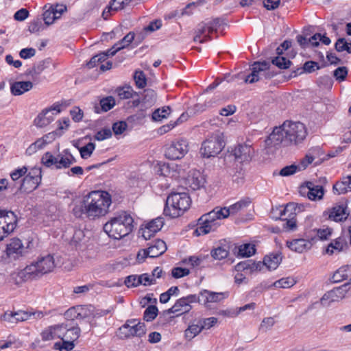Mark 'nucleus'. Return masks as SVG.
Wrapping results in <instances>:
<instances>
[{"instance_id":"obj_1","label":"nucleus","mask_w":351,"mask_h":351,"mask_svg":"<svg viewBox=\"0 0 351 351\" xmlns=\"http://www.w3.org/2000/svg\"><path fill=\"white\" fill-rule=\"evenodd\" d=\"M307 136V130L301 122L286 121L276 127L265 141L267 147L298 145L302 143Z\"/></svg>"},{"instance_id":"obj_2","label":"nucleus","mask_w":351,"mask_h":351,"mask_svg":"<svg viewBox=\"0 0 351 351\" xmlns=\"http://www.w3.org/2000/svg\"><path fill=\"white\" fill-rule=\"evenodd\" d=\"M112 203L110 195L103 191H94L84 197L79 204H75L73 213L76 217L85 215L88 218L94 219L104 216Z\"/></svg>"},{"instance_id":"obj_3","label":"nucleus","mask_w":351,"mask_h":351,"mask_svg":"<svg viewBox=\"0 0 351 351\" xmlns=\"http://www.w3.org/2000/svg\"><path fill=\"white\" fill-rule=\"evenodd\" d=\"M133 223L132 216L123 211L107 221L104 226V230L110 237L120 239L132 232Z\"/></svg>"},{"instance_id":"obj_4","label":"nucleus","mask_w":351,"mask_h":351,"mask_svg":"<svg viewBox=\"0 0 351 351\" xmlns=\"http://www.w3.org/2000/svg\"><path fill=\"white\" fill-rule=\"evenodd\" d=\"M191 198L186 192H172L167 198L163 213L176 218L182 215L191 205Z\"/></svg>"},{"instance_id":"obj_5","label":"nucleus","mask_w":351,"mask_h":351,"mask_svg":"<svg viewBox=\"0 0 351 351\" xmlns=\"http://www.w3.org/2000/svg\"><path fill=\"white\" fill-rule=\"evenodd\" d=\"M55 267L53 257L47 255L41 258L36 263H32L23 268V281L25 280H32L38 278L43 274L49 273Z\"/></svg>"},{"instance_id":"obj_6","label":"nucleus","mask_w":351,"mask_h":351,"mask_svg":"<svg viewBox=\"0 0 351 351\" xmlns=\"http://www.w3.org/2000/svg\"><path fill=\"white\" fill-rule=\"evenodd\" d=\"M146 333L145 324L136 319H129L117 332V335L121 339L131 337H141Z\"/></svg>"},{"instance_id":"obj_7","label":"nucleus","mask_w":351,"mask_h":351,"mask_svg":"<svg viewBox=\"0 0 351 351\" xmlns=\"http://www.w3.org/2000/svg\"><path fill=\"white\" fill-rule=\"evenodd\" d=\"M225 146V143L219 134L212 135L204 141L200 149V154L204 158L215 157Z\"/></svg>"},{"instance_id":"obj_8","label":"nucleus","mask_w":351,"mask_h":351,"mask_svg":"<svg viewBox=\"0 0 351 351\" xmlns=\"http://www.w3.org/2000/svg\"><path fill=\"white\" fill-rule=\"evenodd\" d=\"M269 63L267 61L255 62L252 66V72L244 78L245 83L252 84L256 82L264 77L265 79H270L274 76V73L268 69Z\"/></svg>"},{"instance_id":"obj_9","label":"nucleus","mask_w":351,"mask_h":351,"mask_svg":"<svg viewBox=\"0 0 351 351\" xmlns=\"http://www.w3.org/2000/svg\"><path fill=\"white\" fill-rule=\"evenodd\" d=\"M217 220H218V219L214 209L203 215L198 220L197 227L194 234L197 236H200L215 231L219 226Z\"/></svg>"},{"instance_id":"obj_10","label":"nucleus","mask_w":351,"mask_h":351,"mask_svg":"<svg viewBox=\"0 0 351 351\" xmlns=\"http://www.w3.org/2000/svg\"><path fill=\"white\" fill-rule=\"evenodd\" d=\"M189 143L186 139L180 138L171 142L165 149V156L170 160L182 158L189 152Z\"/></svg>"},{"instance_id":"obj_11","label":"nucleus","mask_w":351,"mask_h":351,"mask_svg":"<svg viewBox=\"0 0 351 351\" xmlns=\"http://www.w3.org/2000/svg\"><path fill=\"white\" fill-rule=\"evenodd\" d=\"M296 207L297 205L295 203H289L286 205L282 210H280L279 219L285 221L282 227L287 231H293L297 228L296 219H295L297 212Z\"/></svg>"},{"instance_id":"obj_12","label":"nucleus","mask_w":351,"mask_h":351,"mask_svg":"<svg viewBox=\"0 0 351 351\" xmlns=\"http://www.w3.org/2000/svg\"><path fill=\"white\" fill-rule=\"evenodd\" d=\"M23 191L30 193L35 190L41 181L40 169L33 168L26 174L27 169L23 167Z\"/></svg>"},{"instance_id":"obj_13","label":"nucleus","mask_w":351,"mask_h":351,"mask_svg":"<svg viewBox=\"0 0 351 351\" xmlns=\"http://www.w3.org/2000/svg\"><path fill=\"white\" fill-rule=\"evenodd\" d=\"M197 302V295H189L178 300L174 305L167 311H165V313L167 314L177 313L176 316L182 315L190 311L191 309V303Z\"/></svg>"},{"instance_id":"obj_14","label":"nucleus","mask_w":351,"mask_h":351,"mask_svg":"<svg viewBox=\"0 0 351 351\" xmlns=\"http://www.w3.org/2000/svg\"><path fill=\"white\" fill-rule=\"evenodd\" d=\"M235 159L239 162H250L254 154V149L250 145L239 144L232 150Z\"/></svg>"},{"instance_id":"obj_15","label":"nucleus","mask_w":351,"mask_h":351,"mask_svg":"<svg viewBox=\"0 0 351 351\" xmlns=\"http://www.w3.org/2000/svg\"><path fill=\"white\" fill-rule=\"evenodd\" d=\"M52 111H56V114L60 113L61 112L60 105L55 104L51 107L43 110L35 119V125L40 128L49 125L53 120V117H47V115Z\"/></svg>"},{"instance_id":"obj_16","label":"nucleus","mask_w":351,"mask_h":351,"mask_svg":"<svg viewBox=\"0 0 351 351\" xmlns=\"http://www.w3.org/2000/svg\"><path fill=\"white\" fill-rule=\"evenodd\" d=\"M91 311L87 306H76L69 308L64 313V317L66 319H84L89 317Z\"/></svg>"},{"instance_id":"obj_17","label":"nucleus","mask_w":351,"mask_h":351,"mask_svg":"<svg viewBox=\"0 0 351 351\" xmlns=\"http://www.w3.org/2000/svg\"><path fill=\"white\" fill-rule=\"evenodd\" d=\"M212 28L213 27L210 26L208 22L199 23L195 30V36L193 38L194 41L203 43L211 40L210 34L214 32Z\"/></svg>"},{"instance_id":"obj_18","label":"nucleus","mask_w":351,"mask_h":351,"mask_svg":"<svg viewBox=\"0 0 351 351\" xmlns=\"http://www.w3.org/2000/svg\"><path fill=\"white\" fill-rule=\"evenodd\" d=\"M66 324H58L51 326L45 329L42 333V339L43 341H50L55 339H61L65 332Z\"/></svg>"},{"instance_id":"obj_19","label":"nucleus","mask_w":351,"mask_h":351,"mask_svg":"<svg viewBox=\"0 0 351 351\" xmlns=\"http://www.w3.org/2000/svg\"><path fill=\"white\" fill-rule=\"evenodd\" d=\"M164 219L158 217L147 223L143 230L142 235L145 240L149 239L156 232H158L164 226Z\"/></svg>"},{"instance_id":"obj_20","label":"nucleus","mask_w":351,"mask_h":351,"mask_svg":"<svg viewBox=\"0 0 351 351\" xmlns=\"http://www.w3.org/2000/svg\"><path fill=\"white\" fill-rule=\"evenodd\" d=\"M349 216V210L346 204L336 205L328 211V218L335 222L345 221Z\"/></svg>"},{"instance_id":"obj_21","label":"nucleus","mask_w":351,"mask_h":351,"mask_svg":"<svg viewBox=\"0 0 351 351\" xmlns=\"http://www.w3.org/2000/svg\"><path fill=\"white\" fill-rule=\"evenodd\" d=\"M5 253L10 259L16 260L22 256V241L18 238H13L7 244Z\"/></svg>"},{"instance_id":"obj_22","label":"nucleus","mask_w":351,"mask_h":351,"mask_svg":"<svg viewBox=\"0 0 351 351\" xmlns=\"http://www.w3.org/2000/svg\"><path fill=\"white\" fill-rule=\"evenodd\" d=\"M224 298V293L212 292L208 290H203L197 296V302L206 304L208 302H218Z\"/></svg>"},{"instance_id":"obj_23","label":"nucleus","mask_w":351,"mask_h":351,"mask_svg":"<svg viewBox=\"0 0 351 351\" xmlns=\"http://www.w3.org/2000/svg\"><path fill=\"white\" fill-rule=\"evenodd\" d=\"M147 245L148 254H149L150 258L158 257L165 253L167 250L166 243L161 239L152 241L149 243Z\"/></svg>"},{"instance_id":"obj_24","label":"nucleus","mask_w":351,"mask_h":351,"mask_svg":"<svg viewBox=\"0 0 351 351\" xmlns=\"http://www.w3.org/2000/svg\"><path fill=\"white\" fill-rule=\"evenodd\" d=\"M68 230H69L70 233H72V237H69L67 232L64 234V237L66 240L69 241V244L71 246L77 248L85 239L84 232L82 229H77L73 227L68 229Z\"/></svg>"},{"instance_id":"obj_25","label":"nucleus","mask_w":351,"mask_h":351,"mask_svg":"<svg viewBox=\"0 0 351 351\" xmlns=\"http://www.w3.org/2000/svg\"><path fill=\"white\" fill-rule=\"evenodd\" d=\"M313 243L311 241L304 239H294L291 241H287V246L291 250L302 253L311 248Z\"/></svg>"},{"instance_id":"obj_26","label":"nucleus","mask_w":351,"mask_h":351,"mask_svg":"<svg viewBox=\"0 0 351 351\" xmlns=\"http://www.w3.org/2000/svg\"><path fill=\"white\" fill-rule=\"evenodd\" d=\"M308 189L307 196L311 200H319L323 198L324 189L322 186L315 184L313 182H307L306 184Z\"/></svg>"},{"instance_id":"obj_27","label":"nucleus","mask_w":351,"mask_h":351,"mask_svg":"<svg viewBox=\"0 0 351 351\" xmlns=\"http://www.w3.org/2000/svg\"><path fill=\"white\" fill-rule=\"evenodd\" d=\"M346 247H348V244L346 239L343 237H339L330 243L326 248V252L331 255L335 252L338 253L342 252Z\"/></svg>"},{"instance_id":"obj_28","label":"nucleus","mask_w":351,"mask_h":351,"mask_svg":"<svg viewBox=\"0 0 351 351\" xmlns=\"http://www.w3.org/2000/svg\"><path fill=\"white\" fill-rule=\"evenodd\" d=\"M187 184L192 191L199 190L204 186V179L199 172H195L192 176H189Z\"/></svg>"},{"instance_id":"obj_29","label":"nucleus","mask_w":351,"mask_h":351,"mask_svg":"<svg viewBox=\"0 0 351 351\" xmlns=\"http://www.w3.org/2000/svg\"><path fill=\"white\" fill-rule=\"evenodd\" d=\"M282 259L281 253H272L265 256L264 265L270 270L276 269L281 263Z\"/></svg>"},{"instance_id":"obj_30","label":"nucleus","mask_w":351,"mask_h":351,"mask_svg":"<svg viewBox=\"0 0 351 351\" xmlns=\"http://www.w3.org/2000/svg\"><path fill=\"white\" fill-rule=\"evenodd\" d=\"M63 153L64 154H58L57 169L68 168L76 162L75 158L67 149Z\"/></svg>"},{"instance_id":"obj_31","label":"nucleus","mask_w":351,"mask_h":351,"mask_svg":"<svg viewBox=\"0 0 351 351\" xmlns=\"http://www.w3.org/2000/svg\"><path fill=\"white\" fill-rule=\"evenodd\" d=\"M351 191V176H347L343 178L341 181L337 182L333 185V192L338 195Z\"/></svg>"},{"instance_id":"obj_32","label":"nucleus","mask_w":351,"mask_h":351,"mask_svg":"<svg viewBox=\"0 0 351 351\" xmlns=\"http://www.w3.org/2000/svg\"><path fill=\"white\" fill-rule=\"evenodd\" d=\"M10 215H11V217H14V213L12 211H6L5 210H0V219H3L4 221H3V223H6V226H3L2 228H3V233L4 234H8L10 232H12L15 227H16V221H14V222H12V221H8L7 220V218H10Z\"/></svg>"},{"instance_id":"obj_33","label":"nucleus","mask_w":351,"mask_h":351,"mask_svg":"<svg viewBox=\"0 0 351 351\" xmlns=\"http://www.w3.org/2000/svg\"><path fill=\"white\" fill-rule=\"evenodd\" d=\"M134 34L132 32L126 34L119 43L115 44L111 49H109L111 56H114L118 51L128 46L134 40Z\"/></svg>"},{"instance_id":"obj_34","label":"nucleus","mask_w":351,"mask_h":351,"mask_svg":"<svg viewBox=\"0 0 351 351\" xmlns=\"http://www.w3.org/2000/svg\"><path fill=\"white\" fill-rule=\"evenodd\" d=\"M320 66L318 63L314 61H307L304 64L302 68H299L291 72V77H296L297 75L303 73L304 72L311 73L315 70L319 69Z\"/></svg>"},{"instance_id":"obj_35","label":"nucleus","mask_w":351,"mask_h":351,"mask_svg":"<svg viewBox=\"0 0 351 351\" xmlns=\"http://www.w3.org/2000/svg\"><path fill=\"white\" fill-rule=\"evenodd\" d=\"M202 330V326L198 320L196 324L192 323L188 326L184 331V337L190 341L199 335Z\"/></svg>"},{"instance_id":"obj_36","label":"nucleus","mask_w":351,"mask_h":351,"mask_svg":"<svg viewBox=\"0 0 351 351\" xmlns=\"http://www.w3.org/2000/svg\"><path fill=\"white\" fill-rule=\"evenodd\" d=\"M350 274H351V265L342 267L334 273L332 277V282H341L345 279H347Z\"/></svg>"},{"instance_id":"obj_37","label":"nucleus","mask_w":351,"mask_h":351,"mask_svg":"<svg viewBox=\"0 0 351 351\" xmlns=\"http://www.w3.org/2000/svg\"><path fill=\"white\" fill-rule=\"evenodd\" d=\"M45 313L40 311H36L33 308L29 310L23 311V322L29 321L30 323H34L38 319H42Z\"/></svg>"},{"instance_id":"obj_38","label":"nucleus","mask_w":351,"mask_h":351,"mask_svg":"<svg viewBox=\"0 0 351 351\" xmlns=\"http://www.w3.org/2000/svg\"><path fill=\"white\" fill-rule=\"evenodd\" d=\"M348 284H344L340 287L334 288L333 289L329 291L328 293L332 297V300H334V302H337L344 298L348 290Z\"/></svg>"},{"instance_id":"obj_39","label":"nucleus","mask_w":351,"mask_h":351,"mask_svg":"<svg viewBox=\"0 0 351 351\" xmlns=\"http://www.w3.org/2000/svg\"><path fill=\"white\" fill-rule=\"evenodd\" d=\"M251 204V200L249 197L244 198L237 203L231 205L228 208L230 215H235L241 210H243L247 208Z\"/></svg>"},{"instance_id":"obj_40","label":"nucleus","mask_w":351,"mask_h":351,"mask_svg":"<svg viewBox=\"0 0 351 351\" xmlns=\"http://www.w3.org/2000/svg\"><path fill=\"white\" fill-rule=\"evenodd\" d=\"M61 341L54 343L53 348L60 351H71L73 349L75 344L74 342L66 339L64 337H62Z\"/></svg>"},{"instance_id":"obj_41","label":"nucleus","mask_w":351,"mask_h":351,"mask_svg":"<svg viewBox=\"0 0 351 351\" xmlns=\"http://www.w3.org/2000/svg\"><path fill=\"white\" fill-rule=\"evenodd\" d=\"M80 328L78 326H72L70 328H67V325L66 324L65 332L63 334V337H64L66 339L71 340L75 342L80 337Z\"/></svg>"},{"instance_id":"obj_42","label":"nucleus","mask_w":351,"mask_h":351,"mask_svg":"<svg viewBox=\"0 0 351 351\" xmlns=\"http://www.w3.org/2000/svg\"><path fill=\"white\" fill-rule=\"evenodd\" d=\"M58 159V155L57 156H54L50 152H47L43 156L41 161L42 163L47 167H54L56 169H57Z\"/></svg>"},{"instance_id":"obj_43","label":"nucleus","mask_w":351,"mask_h":351,"mask_svg":"<svg viewBox=\"0 0 351 351\" xmlns=\"http://www.w3.org/2000/svg\"><path fill=\"white\" fill-rule=\"evenodd\" d=\"M256 249L254 245L250 243L243 244L239 246L237 254L241 257H249L255 253Z\"/></svg>"},{"instance_id":"obj_44","label":"nucleus","mask_w":351,"mask_h":351,"mask_svg":"<svg viewBox=\"0 0 351 351\" xmlns=\"http://www.w3.org/2000/svg\"><path fill=\"white\" fill-rule=\"evenodd\" d=\"M116 92L120 99H127L132 98L134 95H136L131 86L119 87Z\"/></svg>"},{"instance_id":"obj_45","label":"nucleus","mask_w":351,"mask_h":351,"mask_svg":"<svg viewBox=\"0 0 351 351\" xmlns=\"http://www.w3.org/2000/svg\"><path fill=\"white\" fill-rule=\"evenodd\" d=\"M335 49L338 52L347 51L351 53V43H348L343 38H339L335 45Z\"/></svg>"},{"instance_id":"obj_46","label":"nucleus","mask_w":351,"mask_h":351,"mask_svg":"<svg viewBox=\"0 0 351 351\" xmlns=\"http://www.w3.org/2000/svg\"><path fill=\"white\" fill-rule=\"evenodd\" d=\"M295 284V280L293 278H282L274 282L273 285L277 288H289Z\"/></svg>"},{"instance_id":"obj_47","label":"nucleus","mask_w":351,"mask_h":351,"mask_svg":"<svg viewBox=\"0 0 351 351\" xmlns=\"http://www.w3.org/2000/svg\"><path fill=\"white\" fill-rule=\"evenodd\" d=\"M99 104L101 106V110L104 112H107L111 110L115 106V99L112 96H108L104 98H102Z\"/></svg>"},{"instance_id":"obj_48","label":"nucleus","mask_w":351,"mask_h":351,"mask_svg":"<svg viewBox=\"0 0 351 351\" xmlns=\"http://www.w3.org/2000/svg\"><path fill=\"white\" fill-rule=\"evenodd\" d=\"M134 80L136 86L139 88H143L147 85L146 76L143 71H136L134 75Z\"/></svg>"},{"instance_id":"obj_49","label":"nucleus","mask_w":351,"mask_h":351,"mask_svg":"<svg viewBox=\"0 0 351 351\" xmlns=\"http://www.w3.org/2000/svg\"><path fill=\"white\" fill-rule=\"evenodd\" d=\"M271 63L279 69H286L290 66L291 62L285 57L277 56L272 59Z\"/></svg>"},{"instance_id":"obj_50","label":"nucleus","mask_w":351,"mask_h":351,"mask_svg":"<svg viewBox=\"0 0 351 351\" xmlns=\"http://www.w3.org/2000/svg\"><path fill=\"white\" fill-rule=\"evenodd\" d=\"M211 256L216 260H221L226 258L228 256V251L223 247L219 246L213 249L211 252Z\"/></svg>"},{"instance_id":"obj_51","label":"nucleus","mask_w":351,"mask_h":351,"mask_svg":"<svg viewBox=\"0 0 351 351\" xmlns=\"http://www.w3.org/2000/svg\"><path fill=\"white\" fill-rule=\"evenodd\" d=\"M158 314V308L154 305L149 306L145 311L143 319L147 322L152 321Z\"/></svg>"},{"instance_id":"obj_52","label":"nucleus","mask_w":351,"mask_h":351,"mask_svg":"<svg viewBox=\"0 0 351 351\" xmlns=\"http://www.w3.org/2000/svg\"><path fill=\"white\" fill-rule=\"evenodd\" d=\"M95 148V145L93 143H88L85 146L79 148L81 157L84 159H87L90 157Z\"/></svg>"},{"instance_id":"obj_53","label":"nucleus","mask_w":351,"mask_h":351,"mask_svg":"<svg viewBox=\"0 0 351 351\" xmlns=\"http://www.w3.org/2000/svg\"><path fill=\"white\" fill-rule=\"evenodd\" d=\"M43 16V18L42 21L43 20L45 24L47 25L52 24L55 20L58 19L57 16H56V14L54 13L53 9L50 8L44 12Z\"/></svg>"},{"instance_id":"obj_54","label":"nucleus","mask_w":351,"mask_h":351,"mask_svg":"<svg viewBox=\"0 0 351 351\" xmlns=\"http://www.w3.org/2000/svg\"><path fill=\"white\" fill-rule=\"evenodd\" d=\"M131 1L132 0H111L109 3V9L122 10L128 5Z\"/></svg>"},{"instance_id":"obj_55","label":"nucleus","mask_w":351,"mask_h":351,"mask_svg":"<svg viewBox=\"0 0 351 351\" xmlns=\"http://www.w3.org/2000/svg\"><path fill=\"white\" fill-rule=\"evenodd\" d=\"M8 81L10 84L11 93L15 96L22 95V81L14 82L12 78Z\"/></svg>"},{"instance_id":"obj_56","label":"nucleus","mask_w":351,"mask_h":351,"mask_svg":"<svg viewBox=\"0 0 351 351\" xmlns=\"http://www.w3.org/2000/svg\"><path fill=\"white\" fill-rule=\"evenodd\" d=\"M43 29L42 19L36 18L28 26V31L30 33H36Z\"/></svg>"},{"instance_id":"obj_57","label":"nucleus","mask_w":351,"mask_h":351,"mask_svg":"<svg viewBox=\"0 0 351 351\" xmlns=\"http://www.w3.org/2000/svg\"><path fill=\"white\" fill-rule=\"evenodd\" d=\"M348 69L346 66H340L334 71V77L339 82L344 81L348 75Z\"/></svg>"},{"instance_id":"obj_58","label":"nucleus","mask_w":351,"mask_h":351,"mask_svg":"<svg viewBox=\"0 0 351 351\" xmlns=\"http://www.w3.org/2000/svg\"><path fill=\"white\" fill-rule=\"evenodd\" d=\"M170 112V108H162V109L156 110L152 114V119L155 121H160L162 119L165 118Z\"/></svg>"},{"instance_id":"obj_59","label":"nucleus","mask_w":351,"mask_h":351,"mask_svg":"<svg viewBox=\"0 0 351 351\" xmlns=\"http://www.w3.org/2000/svg\"><path fill=\"white\" fill-rule=\"evenodd\" d=\"M128 127V124L124 121H120L113 123L112 130L115 135L121 134Z\"/></svg>"},{"instance_id":"obj_60","label":"nucleus","mask_w":351,"mask_h":351,"mask_svg":"<svg viewBox=\"0 0 351 351\" xmlns=\"http://www.w3.org/2000/svg\"><path fill=\"white\" fill-rule=\"evenodd\" d=\"M141 282L139 276L130 275L125 278L124 283L128 287H136L141 285Z\"/></svg>"},{"instance_id":"obj_61","label":"nucleus","mask_w":351,"mask_h":351,"mask_svg":"<svg viewBox=\"0 0 351 351\" xmlns=\"http://www.w3.org/2000/svg\"><path fill=\"white\" fill-rule=\"evenodd\" d=\"M162 27V21L160 19H156L151 21L149 25L144 27L143 30L146 32H154L159 29Z\"/></svg>"},{"instance_id":"obj_62","label":"nucleus","mask_w":351,"mask_h":351,"mask_svg":"<svg viewBox=\"0 0 351 351\" xmlns=\"http://www.w3.org/2000/svg\"><path fill=\"white\" fill-rule=\"evenodd\" d=\"M112 136V131L110 128H103L102 130L98 131L95 136V138L97 141H103L107 138H109Z\"/></svg>"},{"instance_id":"obj_63","label":"nucleus","mask_w":351,"mask_h":351,"mask_svg":"<svg viewBox=\"0 0 351 351\" xmlns=\"http://www.w3.org/2000/svg\"><path fill=\"white\" fill-rule=\"evenodd\" d=\"M297 171H298V166L295 165H291L283 167L280 170L279 174L282 176H289L294 174Z\"/></svg>"},{"instance_id":"obj_64","label":"nucleus","mask_w":351,"mask_h":351,"mask_svg":"<svg viewBox=\"0 0 351 351\" xmlns=\"http://www.w3.org/2000/svg\"><path fill=\"white\" fill-rule=\"evenodd\" d=\"M314 160V157L311 154H306V156L302 158L298 166V171L304 170Z\"/></svg>"}]
</instances>
